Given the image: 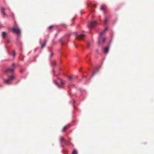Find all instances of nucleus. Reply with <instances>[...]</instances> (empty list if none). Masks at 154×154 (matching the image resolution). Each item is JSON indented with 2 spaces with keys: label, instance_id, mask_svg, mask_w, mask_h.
<instances>
[{
  "label": "nucleus",
  "instance_id": "1",
  "mask_svg": "<svg viewBox=\"0 0 154 154\" xmlns=\"http://www.w3.org/2000/svg\"><path fill=\"white\" fill-rule=\"evenodd\" d=\"M108 28L106 27L105 28L104 30L101 32L100 34L99 38L98 39V44L100 45V41H102L103 42H104L106 40V38L102 36V35L107 30Z\"/></svg>",
  "mask_w": 154,
  "mask_h": 154
},
{
  "label": "nucleus",
  "instance_id": "2",
  "mask_svg": "<svg viewBox=\"0 0 154 154\" xmlns=\"http://www.w3.org/2000/svg\"><path fill=\"white\" fill-rule=\"evenodd\" d=\"M97 24V23L96 21H90L88 23V26L90 29H91L96 26Z\"/></svg>",
  "mask_w": 154,
  "mask_h": 154
},
{
  "label": "nucleus",
  "instance_id": "3",
  "mask_svg": "<svg viewBox=\"0 0 154 154\" xmlns=\"http://www.w3.org/2000/svg\"><path fill=\"white\" fill-rule=\"evenodd\" d=\"M15 64L14 63H13L12 65L11 68H8L5 71V72L6 73L13 72H14V70L15 69Z\"/></svg>",
  "mask_w": 154,
  "mask_h": 154
},
{
  "label": "nucleus",
  "instance_id": "4",
  "mask_svg": "<svg viewBox=\"0 0 154 154\" xmlns=\"http://www.w3.org/2000/svg\"><path fill=\"white\" fill-rule=\"evenodd\" d=\"M14 79V76L12 75L11 77H9L7 79H4V82L5 83L7 84H9V82L11 80H13Z\"/></svg>",
  "mask_w": 154,
  "mask_h": 154
},
{
  "label": "nucleus",
  "instance_id": "5",
  "mask_svg": "<svg viewBox=\"0 0 154 154\" xmlns=\"http://www.w3.org/2000/svg\"><path fill=\"white\" fill-rule=\"evenodd\" d=\"M13 32L17 35H19L20 33V30L18 28L13 27L11 29Z\"/></svg>",
  "mask_w": 154,
  "mask_h": 154
},
{
  "label": "nucleus",
  "instance_id": "6",
  "mask_svg": "<svg viewBox=\"0 0 154 154\" xmlns=\"http://www.w3.org/2000/svg\"><path fill=\"white\" fill-rule=\"evenodd\" d=\"M85 35L84 34H81L80 35H76L75 38L79 40H82L85 37Z\"/></svg>",
  "mask_w": 154,
  "mask_h": 154
},
{
  "label": "nucleus",
  "instance_id": "7",
  "mask_svg": "<svg viewBox=\"0 0 154 154\" xmlns=\"http://www.w3.org/2000/svg\"><path fill=\"white\" fill-rule=\"evenodd\" d=\"M5 9L3 8H2L1 9V13L2 14V15H6V14L5 12Z\"/></svg>",
  "mask_w": 154,
  "mask_h": 154
},
{
  "label": "nucleus",
  "instance_id": "8",
  "mask_svg": "<svg viewBox=\"0 0 154 154\" xmlns=\"http://www.w3.org/2000/svg\"><path fill=\"white\" fill-rule=\"evenodd\" d=\"M106 6L105 5H102L100 8V10L103 11L104 13L105 12Z\"/></svg>",
  "mask_w": 154,
  "mask_h": 154
},
{
  "label": "nucleus",
  "instance_id": "9",
  "mask_svg": "<svg viewBox=\"0 0 154 154\" xmlns=\"http://www.w3.org/2000/svg\"><path fill=\"white\" fill-rule=\"evenodd\" d=\"M60 141L61 143H62L63 142H64L65 144L66 143V141L64 139V138L63 137H61L60 139Z\"/></svg>",
  "mask_w": 154,
  "mask_h": 154
},
{
  "label": "nucleus",
  "instance_id": "10",
  "mask_svg": "<svg viewBox=\"0 0 154 154\" xmlns=\"http://www.w3.org/2000/svg\"><path fill=\"white\" fill-rule=\"evenodd\" d=\"M109 48L108 47H105L104 48V52L105 53H108L109 51Z\"/></svg>",
  "mask_w": 154,
  "mask_h": 154
},
{
  "label": "nucleus",
  "instance_id": "11",
  "mask_svg": "<svg viewBox=\"0 0 154 154\" xmlns=\"http://www.w3.org/2000/svg\"><path fill=\"white\" fill-rule=\"evenodd\" d=\"M2 36L3 38H5L7 35V34L5 32H3L2 34Z\"/></svg>",
  "mask_w": 154,
  "mask_h": 154
},
{
  "label": "nucleus",
  "instance_id": "12",
  "mask_svg": "<svg viewBox=\"0 0 154 154\" xmlns=\"http://www.w3.org/2000/svg\"><path fill=\"white\" fill-rule=\"evenodd\" d=\"M69 127V125H66L65 127H63V129L62 131H65L66 129L68 128V127Z\"/></svg>",
  "mask_w": 154,
  "mask_h": 154
},
{
  "label": "nucleus",
  "instance_id": "13",
  "mask_svg": "<svg viewBox=\"0 0 154 154\" xmlns=\"http://www.w3.org/2000/svg\"><path fill=\"white\" fill-rule=\"evenodd\" d=\"M46 41L45 40L44 42V43L43 44H42L41 45V48L42 49L46 45Z\"/></svg>",
  "mask_w": 154,
  "mask_h": 154
},
{
  "label": "nucleus",
  "instance_id": "14",
  "mask_svg": "<svg viewBox=\"0 0 154 154\" xmlns=\"http://www.w3.org/2000/svg\"><path fill=\"white\" fill-rule=\"evenodd\" d=\"M54 83L59 88H60V86L58 84V83L55 80H54Z\"/></svg>",
  "mask_w": 154,
  "mask_h": 154
},
{
  "label": "nucleus",
  "instance_id": "15",
  "mask_svg": "<svg viewBox=\"0 0 154 154\" xmlns=\"http://www.w3.org/2000/svg\"><path fill=\"white\" fill-rule=\"evenodd\" d=\"M97 71L96 72L94 71L93 72V73L92 75V76H93L94 75L96 74V73H97L99 70V69H98L97 68L96 69Z\"/></svg>",
  "mask_w": 154,
  "mask_h": 154
},
{
  "label": "nucleus",
  "instance_id": "16",
  "mask_svg": "<svg viewBox=\"0 0 154 154\" xmlns=\"http://www.w3.org/2000/svg\"><path fill=\"white\" fill-rule=\"evenodd\" d=\"M61 84L62 85H63L65 84V81L62 80V79L60 80Z\"/></svg>",
  "mask_w": 154,
  "mask_h": 154
},
{
  "label": "nucleus",
  "instance_id": "17",
  "mask_svg": "<svg viewBox=\"0 0 154 154\" xmlns=\"http://www.w3.org/2000/svg\"><path fill=\"white\" fill-rule=\"evenodd\" d=\"M72 154H77V152L75 150H74L72 152Z\"/></svg>",
  "mask_w": 154,
  "mask_h": 154
},
{
  "label": "nucleus",
  "instance_id": "18",
  "mask_svg": "<svg viewBox=\"0 0 154 154\" xmlns=\"http://www.w3.org/2000/svg\"><path fill=\"white\" fill-rule=\"evenodd\" d=\"M54 26H51L49 27L48 29L49 30H51L54 27Z\"/></svg>",
  "mask_w": 154,
  "mask_h": 154
},
{
  "label": "nucleus",
  "instance_id": "19",
  "mask_svg": "<svg viewBox=\"0 0 154 154\" xmlns=\"http://www.w3.org/2000/svg\"><path fill=\"white\" fill-rule=\"evenodd\" d=\"M52 65L53 66H55L56 65V62L55 61H53L52 63Z\"/></svg>",
  "mask_w": 154,
  "mask_h": 154
},
{
  "label": "nucleus",
  "instance_id": "20",
  "mask_svg": "<svg viewBox=\"0 0 154 154\" xmlns=\"http://www.w3.org/2000/svg\"><path fill=\"white\" fill-rule=\"evenodd\" d=\"M61 25L65 28H66L67 26H66V24L63 23L61 24Z\"/></svg>",
  "mask_w": 154,
  "mask_h": 154
},
{
  "label": "nucleus",
  "instance_id": "21",
  "mask_svg": "<svg viewBox=\"0 0 154 154\" xmlns=\"http://www.w3.org/2000/svg\"><path fill=\"white\" fill-rule=\"evenodd\" d=\"M107 21H108V19L107 18H106L105 20L104 21V23L105 24H106L107 22Z\"/></svg>",
  "mask_w": 154,
  "mask_h": 154
},
{
  "label": "nucleus",
  "instance_id": "22",
  "mask_svg": "<svg viewBox=\"0 0 154 154\" xmlns=\"http://www.w3.org/2000/svg\"><path fill=\"white\" fill-rule=\"evenodd\" d=\"M68 78L69 80H71L72 79V76H68Z\"/></svg>",
  "mask_w": 154,
  "mask_h": 154
},
{
  "label": "nucleus",
  "instance_id": "23",
  "mask_svg": "<svg viewBox=\"0 0 154 154\" xmlns=\"http://www.w3.org/2000/svg\"><path fill=\"white\" fill-rule=\"evenodd\" d=\"M53 54V53L52 51H51V57H52Z\"/></svg>",
  "mask_w": 154,
  "mask_h": 154
},
{
  "label": "nucleus",
  "instance_id": "24",
  "mask_svg": "<svg viewBox=\"0 0 154 154\" xmlns=\"http://www.w3.org/2000/svg\"><path fill=\"white\" fill-rule=\"evenodd\" d=\"M16 54L14 51L13 52V56L14 57L15 56Z\"/></svg>",
  "mask_w": 154,
  "mask_h": 154
},
{
  "label": "nucleus",
  "instance_id": "25",
  "mask_svg": "<svg viewBox=\"0 0 154 154\" xmlns=\"http://www.w3.org/2000/svg\"><path fill=\"white\" fill-rule=\"evenodd\" d=\"M90 46V44L89 43H88V47L89 48V47Z\"/></svg>",
  "mask_w": 154,
  "mask_h": 154
},
{
  "label": "nucleus",
  "instance_id": "26",
  "mask_svg": "<svg viewBox=\"0 0 154 154\" xmlns=\"http://www.w3.org/2000/svg\"><path fill=\"white\" fill-rule=\"evenodd\" d=\"M93 6L94 7H96V4H94L93 5Z\"/></svg>",
  "mask_w": 154,
  "mask_h": 154
},
{
  "label": "nucleus",
  "instance_id": "27",
  "mask_svg": "<svg viewBox=\"0 0 154 154\" xmlns=\"http://www.w3.org/2000/svg\"><path fill=\"white\" fill-rule=\"evenodd\" d=\"M15 23L16 25V22L15 21Z\"/></svg>",
  "mask_w": 154,
  "mask_h": 154
},
{
  "label": "nucleus",
  "instance_id": "28",
  "mask_svg": "<svg viewBox=\"0 0 154 154\" xmlns=\"http://www.w3.org/2000/svg\"><path fill=\"white\" fill-rule=\"evenodd\" d=\"M62 146L63 147H64V146H63V145H62Z\"/></svg>",
  "mask_w": 154,
  "mask_h": 154
}]
</instances>
